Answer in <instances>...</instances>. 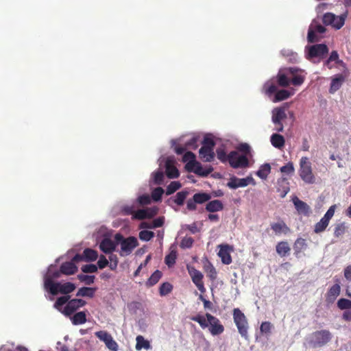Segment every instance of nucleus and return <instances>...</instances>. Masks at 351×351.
<instances>
[{
  "mask_svg": "<svg viewBox=\"0 0 351 351\" xmlns=\"http://www.w3.org/2000/svg\"><path fill=\"white\" fill-rule=\"evenodd\" d=\"M271 171V166L269 163L261 165L256 172V175L262 180H265Z\"/></svg>",
  "mask_w": 351,
  "mask_h": 351,
  "instance_id": "obj_36",
  "label": "nucleus"
},
{
  "mask_svg": "<svg viewBox=\"0 0 351 351\" xmlns=\"http://www.w3.org/2000/svg\"><path fill=\"white\" fill-rule=\"evenodd\" d=\"M271 327L272 325L270 322H265L261 324L260 330L263 333L269 334L271 332Z\"/></svg>",
  "mask_w": 351,
  "mask_h": 351,
  "instance_id": "obj_59",
  "label": "nucleus"
},
{
  "mask_svg": "<svg viewBox=\"0 0 351 351\" xmlns=\"http://www.w3.org/2000/svg\"><path fill=\"white\" fill-rule=\"evenodd\" d=\"M346 17L347 12L341 15L326 12L323 15L322 21L325 25H330L335 29H339L343 26Z\"/></svg>",
  "mask_w": 351,
  "mask_h": 351,
  "instance_id": "obj_7",
  "label": "nucleus"
},
{
  "mask_svg": "<svg viewBox=\"0 0 351 351\" xmlns=\"http://www.w3.org/2000/svg\"><path fill=\"white\" fill-rule=\"evenodd\" d=\"M78 279L84 282L86 285H91L94 282L95 277L94 276H88L84 274H80L77 276Z\"/></svg>",
  "mask_w": 351,
  "mask_h": 351,
  "instance_id": "obj_54",
  "label": "nucleus"
},
{
  "mask_svg": "<svg viewBox=\"0 0 351 351\" xmlns=\"http://www.w3.org/2000/svg\"><path fill=\"white\" fill-rule=\"evenodd\" d=\"M71 319L74 325L83 324L86 322V315L84 311H80L75 313Z\"/></svg>",
  "mask_w": 351,
  "mask_h": 351,
  "instance_id": "obj_37",
  "label": "nucleus"
},
{
  "mask_svg": "<svg viewBox=\"0 0 351 351\" xmlns=\"http://www.w3.org/2000/svg\"><path fill=\"white\" fill-rule=\"evenodd\" d=\"M193 198L197 204H202L208 201L210 198V196L205 193H196L193 195Z\"/></svg>",
  "mask_w": 351,
  "mask_h": 351,
  "instance_id": "obj_48",
  "label": "nucleus"
},
{
  "mask_svg": "<svg viewBox=\"0 0 351 351\" xmlns=\"http://www.w3.org/2000/svg\"><path fill=\"white\" fill-rule=\"evenodd\" d=\"M326 28L322 25L317 23L315 20H313L309 26L308 32V40L310 43H314L319 40V37L317 34H322L324 33Z\"/></svg>",
  "mask_w": 351,
  "mask_h": 351,
  "instance_id": "obj_15",
  "label": "nucleus"
},
{
  "mask_svg": "<svg viewBox=\"0 0 351 351\" xmlns=\"http://www.w3.org/2000/svg\"><path fill=\"white\" fill-rule=\"evenodd\" d=\"M336 206L332 205L331 206L329 209L327 210L324 216L323 217L325 219H326L328 221H330V219L333 217L335 214Z\"/></svg>",
  "mask_w": 351,
  "mask_h": 351,
  "instance_id": "obj_64",
  "label": "nucleus"
},
{
  "mask_svg": "<svg viewBox=\"0 0 351 351\" xmlns=\"http://www.w3.org/2000/svg\"><path fill=\"white\" fill-rule=\"evenodd\" d=\"M95 336L101 341H103L106 346L112 351L118 350V344L113 339L112 335L105 330L97 331L95 333Z\"/></svg>",
  "mask_w": 351,
  "mask_h": 351,
  "instance_id": "obj_13",
  "label": "nucleus"
},
{
  "mask_svg": "<svg viewBox=\"0 0 351 351\" xmlns=\"http://www.w3.org/2000/svg\"><path fill=\"white\" fill-rule=\"evenodd\" d=\"M69 295H64L58 298L54 304V308L62 312V306L69 301Z\"/></svg>",
  "mask_w": 351,
  "mask_h": 351,
  "instance_id": "obj_45",
  "label": "nucleus"
},
{
  "mask_svg": "<svg viewBox=\"0 0 351 351\" xmlns=\"http://www.w3.org/2000/svg\"><path fill=\"white\" fill-rule=\"evenodd\" d=\"M138 237L141 241H149L154 237V232L147 230H143L139 232Z\"/></svg>",
  "mask_w": 351,
  "mask_h": 351,
  "instance_id": "obj_44",
  "label": "nucleus"
},
{
  "mask_svg": "<svg viewBox=\"0 0 351 351\" xmlns=\"http://www.w3.org/2000/svg\"><path fill=\"white\" fill-rule=\"evenodd\" d=\"M295 93V90L291 88V90H281L276 92L274 99H273L274 102L280 101L284 99H287L291 95H293Z\"/></svg>",
  "mask_w": 351,
  "mask_h": 351,
  "instance_id": "obj_29",
  "label": "nucleus"
},
{
  "mask_svg": "<svg viewBox=\"0 0 351 351\" xmlns=\"http://www.w3.org/2000/svg\"><path fill=\"white\" fill-rule=\"evenodd\" d=\"M328 51V47L324 44H317L311 46L308 49L307 58L312 60L313 58H317L321 59Z\"/></svg>",
  "mask_w": 351,
  "mask_h": 351,
  "instance_id": "obj_16",
  "label": "nucleus"
},
{
  "mask_svg": "<svg viewBox=\"0 0 351 351\" xmlns=\"http://www.w3.org/2000/svg\"><path fill=\"white\" fill-rule=\"evenodd\" d=\"M74 263L75 262L72 261L71 262H66L62 264L60 267L61 273L65 275H71L75 274L77 270V267Z\"/></svg>",
  "mask_w": 351,
  "mask_h": 351,
  "instance_id": "obj_28",
  "label": "nucleus"
},
{
  "mask_svg": "<svg viewBox=\"0 0 351 351\" xmlns=\"http://www.w3.org/2000/svg\"><path fill=\"white\" fill-rule=\"evenodd\" d=\"M161 276H162V273L160 271L156 270L148 279L147 282H146L147 285V286L154 285L155 284H156L158 282V280H160Z\"/></svg>",
  "mask_w": 351,
  "mask_h": 351,
  "instance_id": "obj_42",
  "label": "nucleus"
},
{
  "mask_svg": "<svg viewBox=\"0 0 351 351\" xmlns=\"http://www.w3.org/2000/svg\"><path fill=\"white\" fill-rule=\"evenodd\" d=\"M197 140H198V137L197 136H193L192 137H191L190 139H189L187 141H186V143H185L186 147H176L175 148L176 152L178 154H181L185 151V149L186 148L187 149H196L198 146Z\"/></svg>",
  "mask_w": 351,
  "mask_h": 351,
  "instance_id": "obj_25",
  "label": "nucleus"
},
{
  "mask_svg": "<svg viewBox=\"0 0 351 351\" xmlns=\"http://www.w3.org/2000/svg\"><path fill=\"white\" fill-rule=\"evenodd\" d=\"M271 228L276 235L287 234L290 232V229L282 221L271 223Z\"/></svg>",
  "mask_w": 351,
  "mask_h": 351,
  "instance_id": "obj_24",
  "label": "nucleus"
},
{
  "mask_svg": "<svg viewBox=\"0 0 351 351\" xmlns=\"http://www.w3.org/2000/svg\"><path fill=\"white\" fill-rule=\"evenodd\" d=\"M291 250L289 244L286 241H281L276 245V252L280 256H285L289 253Z\"/></svg>",
  "mask_w": 351,
  "mask_h": 351,
  "instance_id": "obj_35",
  "label": "nucleus"
},
{
  "mask_svg": "<svg viewBox=\"0 0 351 351\" xmlns=\"http://www.w3.org/2000/svg\"><path fill=\"white\" fill-rule=\"evenodd\" d=\"M193 321L197 322L202 328H206L208 326L209 322L206 314L205 315H197L191 317Z\"/></svg>",
  "mask_w": 351,
  "mask_h": 351,
  "instance_id": "obj_41",
  "label": "nucleus"
},
{
  "mask_svg": "<svg viewBox=\"0 0 351 351\" xmlns=\"http://www.w3.org/2000/svg\"><path fill=\"white\" fill-rule=\"evenodd\" d=\"M170 250V253L165 257V263L169 267H172L175 264L176 259L177 258V252L176 248L171 247Z\"/></svg>",
  "mask_w": 351,
  "mask_h": 351,
  "instance_id": "obj_39",
  "label": "nucleus"
},
{
  "mask_svg": "<svg viewBox=\"0 0 351 351\" xmlns=\"http://www.w3.org/2000/svg\"><path fill=\"white\" fill-rule=\"evenodd\" d=\"M193 239L191 237H184L181 241L180 247L182 248H189L192 246Z\"/></svg>",
  "mask_w": 351,
  "mask_h": 351,
  "instance_id": "obj_58",
  "label": "nucleus"
},
{
  "mask_svg": "<svg viewBox=\"0 0 351 351\" xmlns=\"http://www.w3.org/2000/svg\"><path fill=\"white\" fill-rule=\"evenodd\" d=\"M340 290L341 288L338 284H335L331 287L327 293V301L329 302H334L337 297L339 295Z\"/></svg>",
  "mask_w": 351,
  "mask_h": 351,
  "instance_id": "obj_31",
  "label": "nucleus"
},
{
  "mask_svg": "<svg viewBox=\"0 0 351 351\" xmlns=\"http://www.w3.org/2000/svg\"><path fill=\"white\" fill-rule=\"evenodd\" d=\"M204 269L207 274V276L211 280L217 278V271L214 266L206 259L204 262Z\"/></svg>",
  "mask_w": 351,
  "mask_h": 351,
  "instance_id": "obj_33",
  "label": "nucleus"
},
{
  "mask_svg": "<svg viewBox=\"0 0 351 351\" xmlns=\"http://www.w3.org/2000/svg\"><path fill=\"white\" fill-rule=\"evenodd\" d=\"M287 117L283 108H276L272 111V121L274 124H280Z\"/></svg>",
  "mask_w": 351,
  "mask_h": 351,
  "instance_id": "obj_26",
  "label": "nucleus"
},
{
  "mask_svg": "<svg viewBox=\"0 0 351 351\" xmlns=\"http://www.w3.org/2000/svg\"><path fill=\"white\" fill-rule=\"evenodd\" d=\"M173 287L170 283H162L160 287V294L161 295H166L171 291Z\"/></svg>",
  "mask_w": 351,
  "mask_h": 351,
  "instance_id": "obj_50",
  "label": "nucleus"
},
{
  "mask_svg": "<svg viewBox=\"0 0 351 351\" xmlns=\"http://www.w3.org/2000/svg\"><path fill=\"white\" fill-rule=\"evenodd\" d=\"M132 217L134 219H141V220L147 218L145 209H140V210L135 211L134 215H133Z\"/></svg>",
  "mask_w": 351,
  "mask_h": 351,
  "instance_id": "obj_62",
  "label": "nucleus"
},
{
  "mask_svg": "<svg viewBox=\"0 0 351 351\" xmlns=\"http://www.w3.org/2000/svg\"><path fill=\"white\" fill-rule=\"evenodd\" d=\"M215 142L211 135L205 136L202 146L199 151L200 158L204 162H210L214 159Z\"/></svg>",
  "mask_w": 351,
  "mask_h": 351,
  "instance_id": "obj_6",
  "label": "nucleus"
},
{
  "mask_svg": "<svg viewBox=\"0 0 351 351\" xmlns=\"http://www.w3.org/2000/svg\"><path fill=\"white\" fill-rule=\"evenodd\" d=\"M164 190L161 187L156 188L152 193V197L154 201H159L161 199Z\"/></svg>",
  "mask_w": 351,
  "mask_h": 351,
  "instance_id": "obj_53",
  "label": "nucleus"
},
{
  "mask_svg": "<svg viewBox=\"0 0 351 351\" xmlns=\"http://www.w3.org/2000/svg\"><path fill=\"white\" fill-rule=\"evenodd\" d=\"M280 171L282 173L285 175H291L294 173L295 168L293 167V164L289 162L287 165L280 167Z\"/></svg>",
  "mask_w": 351,
  "mask_h": 351,
  "instance_id": "obj_46",
  "label": "nucleus"
},
{
  "mask_svg": "<svg viewBox=\"0 0 351 351\" xmlns=\"http://www.w3.org/2000/svg\"><path fill=\"white\" fill-rule=\"evenodd\" d=\"M183 160L185 162L186 168L190 171H193L197 175L206 176L210 173V170L204 169L201 164L196 161L195 156L191 152H187L183 156Z\"/></svg>",
  "mask_w": 351,
  "mask_h": 351,
  "instance_id": "obj_5",
  "label": "nucleus"
},
{
  "mask_svg": "<svg viewBox=\"0 0 351 351\" xmlns=\"http://www.w3.org/2000/svg\"><path fill=\"white\" fill-rule=\"evenodd\" d=\"M228 161L233 168H245L249 164L247 158L237 151L231 152L228 155Z\"/></svg>",
  "mask_w": 351,
  "mask_h": 351,
  "instance_id": "obj_10",
  "label": "nucleus"
},
{
  "mask_svg": "<svg viewBox=\"0 0 351 351\" xmlns=\"http://www.w3.org/2000/svg\"><path fill=\"white\" fill-rule=\"evenodd\" d=\"M294 206L298 213L303 215H308L309 213V206L303 201L299 199L297 197L293 199Z\"/></svg>",
  "mask_w": 351,
  "mask_h": 351,
  "instance_id": "obj_27",
  "label": "nucleus"
},
{
  "mask_svg": "<svg viewBox=\"0 0 351 351\" xmlns=\"http://www.w3.org/2000/svg\"><path fill=\"white\" fill-rule=\"evenodd\" d=\"M181 187V184L179 182L173 181L171 182L167 186L166 194L171 195L175 191L178 190Z\"/></svg>",
  "mask_w": 351,
  "mask_h": 351,
  "instance_id": "obj_47",
  "label": "nucleus"
},
{
  "mask_svg": "<svg viewBox=\"0 0 351 351\" xmlns=\"http://www.w3.org/2000/svg\"><path fill=\"white\" fill-rule=\"evenodd\" d=\"M330 62H334L335 64H343V62L339 59V55L337 51H333L330 55L329 58L326 60L325 65L328 69H332L333 65H330Z\"/></svg>",
  "mask_w": 351,
  "mask_h": 351,
  "instance_id": "obj_38",
  "label": "nucleus"
},
{
  "mask_svg": "<svg viewBox=\"0 0 351 351\" xmlns=\"http://www.w3.org/2000/svg\"><path fill=\"white\" fill-rule=\"evenodd\" d=\"M164 178L163 172L161 171H157L156 172L153 173V179L154 183L156 184H160L162 182Z\"/></svg>",
  "mask_w": 351,
  "mask_h": 351,
  "instance_id": "obj_56",
  "label": "nucleus"
},
{
  "mask_svg": "<svg viewBox=\"0 0 351 351\" xmlns=\"http://www.w3.org/2000/svg\"><path fill=\"white\" fill-rule=\"evenodd\" d=\"M208 322H209L208 326L209 331L213 335H217L223 332V326L220 324L219 320L209 313H206Z\"/></svg>",
  "mask_w": 351,
  "mask_h": 351,
  "instance_id": "obj_17",
  "label": "nucleus"
},
{
  "mask_svg": "<svg viewBox=\"0 0 351 351\" xmlns=\"http://www.w3.org/2000/svg\"><path fill=\"white\" fill-rule=\"evenodd\" d=\"M337 306L341 310L351 308V301L341 298L337 302Z\"/></svg>",
  "mask_w": 351,
  "mask_h": 351,
  "instance_id": "obj_52",
  "label": "nucleus"
},
{
  "mask_svg": "<svg viewBox=\"0 0 351 351\" xmlns=\"http://www.w3.org/2000/svg\"><path fill=\"white\" fill-rule=\"evenodd\" d=\"M278 83L282 86H288L291 82L295 86H300L304 80L305 74L302 70L290 67L279 71Z\"/></svg>",
  "mask_w": 351,
  "mask_h": 351,
  "instance_id": "obj_2",
  "label": "nucleus"
},
{
  "mask_svg": "<svg viewBox=\"0 0 351 351\" xmlns=\"http://www.w3.org/2000/svg\"><path fill=\"white\" fill-rule=\"evenodd\" d=\"M110 255L108 256L109 258V267L112 270H114L117 268L118 265V258L117 255L113 254L112 253H109Z\"/></svg>",
  "mask_w": 351,
  "mask_h": 351,
  "instance_id": "obj_55",
  "label": "nucleus"
},
{
  "mask_svg": "<svg viewBox=\"0 0 351 351\" xmlns=\"http://www.w3.org/2000/svg\"><path fill=\"white\" fill-rule=\"evenodd\" d=\"M114 240L117 245H120L119 254L121 256L130 255L138 245V240L134 237L124 238L121 234H116L114 235Z\"/></svg>",
  "mask_w": 351,
  "mask_h": 351,
  "instance_id": "obj_3",
  "label": "nucleus"
},
{
  "mask_svg": "<svg viewBox=\"0 0 351 351\" xmlns=\"http://www.w3.org/2000/svg\"><path fill=\"white\" fill-rule=\"evenodd\" d=\"M136 343L135 348L136 350H141L143 348L145 350H149L151 348V345L149 342L147 340L145 339V338L143 336H137L136 338Z\"/></svg>",
  "mask_w": 351,
  "mask_h": 351,
  "instance_id": "obj_34",
  "label": "nucleus"
},
{
  "mask_svg": "<svg viewBox=\"0 0 351 351\" xmlns=\"http://www.w3.org/2000/svg\"><path fill=\"white\" fill-rule=\"evenodd\" d=\"M109 261L104 255H101L99 258L97 265L99 269H104L109 265Z\"/></svg>",
  "mask_w": 351,
  "mask_h": 351,
  "instance_id": "obj_60",
  "label": "nucleus"
},
{
  "mask_svg": "<svg viewBox=\"0 0 351 351\" xmlns=\"http://www.w3.org/2000/svg\"><path fill=\"white\" fill-rule=\"evenodd\" d=\"M249 184H256V182L252 176H247L245 178H239L236 176H232L230 178L227 186L230 189H236L239 187L247 186Z\"/></svg>",
  "mask_w": 351,
  "mask_h": 351,
  "instance_id": "obj_14",
  "label": "nucleus"
},
{
  "mask_svg": "<svg viewBox=\"0 0 351 351\" xmlns=\"http://www.w3.org/2000/svg\"><path fill=\"white\" fill-rule=\"evenodd\" d=\"M137 201L141 205H147L151 202V198L148 194H144L138 196Z\"/></svg>",
  "mask_w": 351,
  "mask_h": 351,
  "instance_id": "obj_57",
  "label": "nucleus"
},
{
  "mask_svg": "<svg viewBox=\"0 0 351 351\" xmlns=\"http://www.w3.org/2000/svg\"><path fill=\"white\" fill-rule=\"evenodd\" d=\"M186 268L193 282L199 291L204 293L206 291V289L202 281L203 274L191 265H188Z\"/></svg>",
  "mask_w": 351,
  "mask_h": 351,
  "instance_id": "obj_12",
  "label": "nucleus"
},
{
  "mask_svg": "<svg viewBox=\"0 0 351 351\" xmlns=\"http://www.w3.org/2000/svg\"><path fill=\"white\" fill-rule=\"evenodd\" d=\"M53 266L51 265L47 274L44 277V286L45 289L49 291L52 295H56L58 293L62 294H68L73 291L75 289V285L71 282H65L61 284L60 282H53V278H56L60 276L58 271H53Z\"/></svg>",
  "mask_w": 351,
  "mask_h": 351,
  "instance_id": "obj_1",
  "label": "nucleus"
},
{
  "mask_svg": "<svg viewBox=\"0 0 351 351\" xmlns=\"http://www.w3.org/2000/svg\"><path fill=\"white\" fill-rule=\"evenodd\" d=\"M188 193L186 191L178 192L175 197V203H176L178 205H182Z\"/></svg>",
  "mask_w": 351,
  "mask_h": 351,
  "instance_id": "obj_51",
  "label": "nucleus"
},
{
  "mask_svg": "<svg viewBox=\"0 0 351 351\" xmlns=\"http://www.w3.org/2000/svg\"><path fill=\"white\" fill-rule=\"evenodd\" d=\"M117 243L110 238H104L99 243L100 250L105 254L112 253L115 250Z\"/></svg>",
  "mask_w": 351,
  "mask_h": 351,
  "instance_id": "obj_21",
  "label": "nucleus"
},
{
  "mask_svg": "<svg viewBox=\"0 0 351 351\" xmlns=\"http://www.w3.org/2000/svg\"><path fill=\"white\" fill-rule=\"evenodd\" d=\"M299 176L306 184H311L315 182L311 162L307 157H302L300 160Z\"/></svg>",
  "mask_w": 351,
  "mask_h": 351,
  "instance_id": "obj_4",
  "label": "nucleus"
},
{
  "mask_svg": "<svg viewBox=\"0 0 351 351\" xmlns=\"http://www.w3.org/2000/svg\"><path fill=\"white\" fill-rule=\"evenodd\" d=\"M219 247L218 256L221 258V262L226 265L230 264L232 263L230 253L234 250L233 247L225 244L219 245Z\"/></svg>",
  "mask_w": 351,
  "mask_h": 351,
  "instance_id": "obj_18",
  "label": "nucleus"
},
{
  "mask_svg": "<svg viewBox=\"0 0 351 351\" xmlns=\"http://www.w3.org/2000/svg\"><path fill=\"white\" fill-rule=\"evenodd\" d=\"M345 81V76L342 74H338L335 75L332 78V82L330 87V93H334L337 91L342 86L343 82Z\"/></svg>",
  "mask_w": 351,
  "mask_h": 351,
  "instance_id": "obj_23",
  "label": "nucleus"
},
{
  "mask_svg": "<svg viewBox=\"0 0 351 351\" xmlns=\"http://www.w3.org/2000/svg\"><path fill=\"white\" fill-rule=\"evenodd\" d=\"M264 90L266 94L271 95L277 91V87L273 82L269 81L265 84Z\"/></svg>",
  "mask_w": 351,
  "mask_h": 351,
  "instance_id": "obj_49",
  "label": "nucleus"
},
{
  "mask_svg": "<svg viewBox=\"0 0 351 351\" xmlns=\"http://www.w3.org/2000/svg\"><path fill=\"white\" fill-rule=\"evenodd\" d=\"M206 209L210 213L217 212L223 209V204L220 200L215 199L206 204Z\"/></svg>",
  "mask_w": 351,
  "mask_h": 351,
  "instance_id": "obj_32",
  "label": "nucleus"
},
{
  "mask_svg": "<svg viewBox=\"0 0 351 351\" xmlns=\"http://www.w3.org/2000/svg\"><path fill=\"white\" fill-rule=\"evenodd\" d=\"M270 141L271 145L278 149L283 147L285 143L284 137L278 134H273L271 136Z\"/></svg>",
  "mask_w": 351,
  "mask_h": 351,
  "instance_id": "obj_30",
  "label": "nucleus"
},
{
  "mask_svg": "<svg viewBox=\"0 0 351 351\" xmlns=\"http://www.w3.org/2000/svg\"><path fill=\"white\" fill-rule=\"evenodd\" d=\"M97 270V266L93 264L86 265L82 267V271L84 273H95Z\"/></svg>",
  "mask_w": 351,
  "mask_h": 351,
  "instance_id": "obj_61",
  "label": "nucleus"
},
{
  "mask_svg": "<svg viewBox=\"0 0 351 351\" xmlns=\"http://www.w3.org/2000/svg\"><path fill=\"white\" fill-rule=\"evenodd\" d=\"M233 318L239 334L245 339H247L248 324L245 315L239 308H234L233 311Z\"/></svg>",
  "mask_w": 351,
  "mask_h": 351,
  "instance_id": "obj_8",
  "label": "nucleus"
},
{
  "mask_svg": "<svg viewBox=\"0 0 351 351\" xmlns=\"http://www.w3.org/2000/svg\"><path fill=\"white\" fill-rule=\"evenodd\" d=\"M277 190L281 197H285L289 191V183L287 178L282 177L277 181Z\"/></svg>",
  "mask_w": 351,
  "mask_h": 351,
  "instance_id": "obj_22",
  "label": "nucleus"
},
{
  "mask_svg": "<svg viewBox=\"0 0 351 351\" xmlns=\"http://www.w3.org/2000/svg\"><path fill=\"white\" fill-rule=\"evenodd\" d=\"M95 289L91 287H82L80 288L77 293V296L90 297L93 298L95 294Z\"/></svg>",
  "mask_w": 351,
  "mask_h": 351,
  "instance_id": "obj_40",
  "label": "nucleus"
},
{
  "mask_svg": "<svg viewBox=\"0 0 351 351\" xmlns=\"http://www.w3.org/2000/svg\"><path fill=\"white\" fill-rule=\"evenodd\" d=\"M158 162L160 166L165 163L166 174L169 178L172 179L179 176V171L175 167V160L173 157L160 158Z\"/></svg>",
  "mask_w": 351,
  "mask_h": 351,
  "instance_id": "obj_11",
  "label": "nucleus"
},
{
  "mask_svg": "<svg viewBox=\"0 0 351 351\" xmlns=\"http://www.w3.org/2000/svg\"><path fill=\"white\" fill-rule=\"evenodd\" d=\"M329 221L322 217L319 222H317L315 226V232L316 233H319L323 232L326 227L328 226Z\"/></svg>",
  "mask_w": 351,
  "mask_h": 351,
  "instance_id": "obj_43",
  "label": "nucleus"
},
{
  "mask_svg": "<svg viewBox=\"0 0 351 351\" xmlns=\"http://www.w3.org/2000/svg\"><path fill=\"white\" fill-rule=\"evenodd\" d=\"M85 304L86 302L82 299H73L68 302L62 313L66 315H69Z\"/></svg>",
  "mask_w": 351,
  "mask_h": 351,
  "instance_id": "obj_19",
  "label": "nucleus"
},
{
  "mask_svg": "<svg viewBox=\"0 0 351 351\" xmlns=\"http://www.w3.org/2000/svg\"><path fill=\"white\" fill-rule=\"evenodd\" d=\"M145 210L147 218H152L154 217L156 215H157L158 212V208L156 206L152 208H147Z\"/></svg>",
  "mask_w": 351,
  "mask_h": 351,
  "instance_id": "obj_63",
  "label": "nucleus"
},
{
  "mask_svg": "<svg viewBox=\"0 0 351 351\" xmlns=\"http://www.w3.org/2000/svg\"><path fill=\"white\" fill-rule=\"evenodd\" d=\"M98 257L97 252L92 249H86L84 252L83 255L76 254L73 258V261L74 262H79L82 260L85 259L87 261H95Z\"/></svg>",
  "mask_w": 351,
  "mask_h": 351,
  "instance_id": "obj_20",
  "label": "nucleus"
},
{
  "mask_svg": "<svg viewBox=\"0 0 351 351\" xmlns=\"http://www.w3.org/2000/svg\"><path fill=\"white\" fill-rule=\"evenodd\" d=\"M331 334L327 330H322L312 334L307 340L308 345L311 348L320 347L328 342Z\"/></svg>",
  "mask_w": 351,
  "mask_h": 351,
  "instance_id": "obj_9",
  "label": "nucleus"
}]
</instances>
